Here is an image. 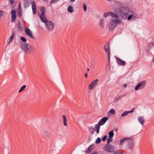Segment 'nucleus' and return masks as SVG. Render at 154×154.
<instances>
[{
	"label": "nucleus",
	"instance_id": "obj_1",
	"mask_svg": "<svg viewBox=\"0 0 154 154\" xmlns=\"http://www.w3.org/2000/svg\"><path fill=\"white\" fill-rule=\"evenodd\" d=\"M130 9L127 6H122L117 9L116 11L119 16L122 17H127Z\"/></svg>",
	"mask_w": 154,
	"mask_h": 154
},
{
	"label": "nucleus",
	"instance_id": "obj_2",
	"mask_svg": "<svg viewBox=\"0 0 154 154\" xmlns=\"http://www.w3.org/2000/svg\"><path fill=\"white\" fill-rule=\"evenodd\" d=\"M20 48L25 52L27 53H30L32 48V46L29 43H25L20 42Z\"/></svg>",
	"mask_w": 154,
	"mask_h": 154
},
{
	"label": "nucleus",
	"instance_id": "obj_3",
	"mask_svg": "<svg viewBox=\"0 0 154 154\" xmlns=\"http://www.w3.org/2000/svg\"><path fill=\"white\" fill-rule=\"evenodd\" d=\"M122 21L119 19H116L114 20H110L109 23V31H112L117 26L118 24H120Z\"/></svg>",
	"mask_w": 154,
	"mask_h": 154
},
{
	"label": "nucleus",
	"instance_id": "obj_4",
	"mask_svg": "<svg viewBox=\"0 0 154 154\" xmlns=\"http://www.w3.org/2000/svg\"><path fill=\"white\" fill-rule=\"evenodd\" d=\"M103 149L107 152H112L114 151V148L113 146L111 145L110 144H106L103 147Z\"/></svg>",
	"mask_w": 154,
	"mask_h": 154
},
{
	"label": "nucleus",
	"instance_id": "obj_5",
	"mask_svg": "<svg viewBox=\"0 0 154 154\" xmlns=\"http://www.w3.org/2000/svg\"><path fill=\"white\" fill-rule=\"evenodd\" d=\"M146 81H143L139 83L135 87V90H138L140 88V89L143 88L146 85Z\"/></svg>",
	"mask_w": 154,
	"mask_h": 154
},
{
	"label": "nucleus",
	"instance_id": "obj_6",
	"mask_svg": "<svg viewBox=\"0 0 154 154\" xmlns=\"http://www.w3.org/2000/svg\"><path fill=\"white\" fill-rule=\"evenodd\" d=\"M128 14V16H127V20H129L133 18L135 19L136 17V14L135 12L132 10H130Z\"/></svg>",
	"mask_w": 154,
	"mask_h": 154
},
{
	"label": "nucleus",
	"instance_id": "obj_7",
	"mask_svg": "<svg viewBox=\"0 0 154 154\" xmlns=\"http://www.w3.org/2000/svg\"><path fill=\"white\" fill-rule=\"evenodd\" d=\"M47 28L49 30H52L54 27V24L51 21L48 20L45 23Z\"/></svg>",
	"mask_w": 154,
	"mask_h": 154
},
{
	"label": "nucleus",
	"instance_id": "obj_8",
	"mask_svg": "<svg viewBox=\"0 0 154 154\" xmlns=\"http://www.w3.org/2000/svg\"><path fill=\"white\" fill-rule=\"evenodd\" d=\"M104 49L105 50V52L107 53L108 55V61L110 63V51L109 48V44L107 43L105 44L104 46Z\"/></svg>",
	"mask_w": 154,
	"mask_h": 154
},
{
	"label": "nucleus",
	"instance_id": "obj_9",
	"mask_svg": "<svg viewBox=\"0 0 154 154\" xmlns=\"http://www.w3.org/2000/svg\"><path fill=\"white\" fill-rule=\"evenodd\" d=\"M98 81V79H96L92 82L89 85V88L90 90L93 89L95 85H97Z\"/></svg>",
	"mask_w": 154,
	"mask_h": 154
},
{
	"label": "nucleus",
	"instance_id": "obj_10",
	"mask_svg": "<svg viewBox=\"0 0 154 154\" xmlns=\"http://www.w3.org/2000/svg\"><path fill=\"white\" fill-rule=\"evenodd\" d=\"M128 145L130 149H132L134 146L133 138L128 137L127 140Z\"/></svg>",
	"mask_w": 154,
	"mask_h": 154
},
{
	"label": "nucleus",
	"instance_id": "obj_11",
	"mask_svg": "<svg viewBox=\"0 0 154 154\" xmlns=\"http://www.w3.org/2000/svg\"><path fill=\"white\" fill-rule=\"evenodd\" d=\"M25 31L26 35L29 36L31 38H34V37L31 33L30 30L27 27H25Z\"/></svg>",
	"mask_w": 154,
	"mask_h": 154
},
{
	"label": "nucleus",
	"instance_id": "obj_12",
	"mask_svg": "<svg viewBox=\"0 0 154 154\" xmlns=\"http://www.w3.org/2000/svg\"><path fill=\"white\" fill-rule=\"evenodd\" d=\"M117 63L120 66H125L126 64V62L125 61L122 60L120 58L115 57Z\"/></svg>",
	"mask_w": 154,
	"mask_h": 154
},
{
	"label": "nucleus",
	"instance_id": "obj_13",
	"mask_svg": "<svg viewBox=\"0 0 154 154\" xmlns=\"http://www.w3.org/2000/svg\"><path fill=\"white\" fill-rule=\"evenodd\" d=\"M108 119L107 117H105L101 119L98 122V124L100 126L104 125Z\"/></svg>",
	"mask_w": 154,
	"mask_h": 154
},
{
	"label": "nucleus",
	"instance_id": "obj_14",
	"mask_svg": "<svg viewBox=\"0 0 154 154\" xmlns=\"http://www.w3.org/2000/svg\"><path fill=\"white\" fill-rule=\"evenodd\" d=\"M16 12L15 10H13L11 12V22H13L15 20L16 16Z\"/></svg>",
	"mask_w": 154,
	"mask_h": 154
},
{
	"label": "nucleus",
	"instance_id": "obj_15",
	"mask_svg": "<svg viewBox=\"0 0 154 154\" xmlns=\"http://www.w3.org/2000/svg\"><path fill=\"white\" fill-rule=\"evenodd\" d=\"M32 9L33 14H35L36 13V6L35 2L34 1L32 2Z\"/></svg>",
	"mask_w": 154,
	"mask_h": 154
},
{
	"label": "nucleus",
	"instance_id": "obj_16",
	"mask_svg": "<svg viewBox=\"0 0 154 154\" xmlns=\"http://www.w3.org/2000/svg\"><path fill=\"white\" fill-rule=\"evenodd\" d=\"M126 95V94H122L120 96H119L118 97H116L115 99L114 102L115 103H116L118 102V101L120 100L122 98L124 97Z\"/></svg>",
	"mask_w": 154,
	"mask_h": 154
},
{
	"label": "nucleus",
	"instance_id": "obj_17",
	"mask_svg": "<svg viewBox=\"0 0 154 154\" xmlns=\"http://www.w3.org/2000/svg\"><path fill=\"white\" fill-rule=\"evenodd\" d=\"M40 17L42 22L45 24L48 21L45 15H40Z\"/></svg>",
	"mask_w": 154,
	"mask_h": 154
},
{
	"label": "nucleus",
	"instance_id": "obj_18",
	"mask_svg": "<svg viewBox=\"0 0 154 154\" xmlns=\"http://www.w3.org/2000/svg\"><path fill=\"white\" fill-rule=\"evenodd\" d=\"M15 35V32H12L11 35L10 37L8 39V40L7 41L8 43H11L13 40L14 38Z\"/></svg>",
	"mask_w": 154,
	"mask_h": 154
},
{
	"label": "nucleus",
	"instance_id": "obj_19",
	"mask_svg": "<svg viewBox=\"0 0 154 154\" xmlns=\"http://www.w3.org/2000/svg\"><path fill=\"white\" fill-rule=\"evenodd\" d=\"M138 120L139 122L142 125H143L144 123V121L143 119V118L142 116L139 117L138 118Z\"/></svg>",
	"mask_w": 154,
	"mask_h": 154
},
{
	"label": "nucleus",
	"instance_id": "obj_20",
	"mask_svg": "<svg viewBox=\"0 0 154 154\" xmlns=\"http://www.w3.org/2000/svg\"><path fill=\"white\" fill-rule=\"evenodd\" d=\"M94 145L93 144L90 145L88 148L87 152L88 153L91 152L94 148Z\"/></svg>",
	"mask_w": 154,
	"mask_h": 154
},
{
	"label": "nucleus",
	"instance_id": "obj_21",
	"mask_svg": "<svg viewBox=\"0 0 154 154\" xmlns=\"http://www.w3.org/2000/svg\"><path fill=\"white\" fill-rule=\"evenodd\" d=\"M99 25L100 26L101 28L102 29H103L104 27V20L103 18H101L100 21Z\"/></svg>",
	"mask_w": 154,
	"mask_h": 154
},
{
	"label": "nucleus",
	"instance_id": "obj_22",
	"mask_svg": "<svg viewBox=\"0 0 154 154\" xmlns=\"http://www.w3.org/2000/svg\"><path fill=\"white\" fill-rule=\"evenodd\" d=\"M63 122L64 123L63 125L67 126V119L66 116L64 115H63Z\"/></svg>",
	"mask_w": 154,
	"mask_h": 154
},
{
	"label": "nucleus",
	"instance_id": "obj_23",
	"mask_svg": "<svg viewBox=\"0 0 154 154\" xmlns=\"http://www.w3.org/2000/svg\"><path fill=\"white\" fill-rule=\"evenodd\" d=\"M110 15L113 17L115 18L116 19H119L118 15L112 12L111 11Z\"/></svg>",
	"mask_w": 154,
	"mask_h": 154
},
{
	"label": "nucleus",
	"instance_id": "obj_24",
	"mask_svg": "<svg viewBox=\"0 0 154 154\" xmlns=\"http://www.w3.org/2000/svg\"><path fill=\"white\" fill-rule=\"evenodd\" d=\"M128 139V137H125L123 138V139L121 140H120V145H122L123 143H124L125 141V140H127Z\"/></svg>",
	"mask_w": 154,
	"mask_h": 154
},
{
	"label": "nucleus",
	"instance_id": "obj_25",
	"mask_svg": "<svg viewBox=\"0 0 154 154\" xmlns=\"http://www.w3.org/2000/svg\"><path fill=\"white\" fill-rule=\"evenodd\" d=\"M109 134V137L112 138L114 135V134L113 133V131L112 130L111 131H110L108 133Z\"/></svg>",
	"mask_w": 154,
	"mask_h": 154
},
{
	"label": "nucleus",
	"instance_id": "obj_26",
	"mask_svg": "<svg viewBox=\"0 0 154 154\" xmlns=\"http://www.w3.org/2000/svg\"><path fill=\"white\" fill-rule=\"evenodd\" d=\"M68 11L69 13H72L73 11L72 7L71 5L69 6L68 8Z\"/></svg>",
	"mask_w": 154,
	"mask_h": 154
},
{
	"label": "nucleus",
	"instance_id": "obj_27",
	"mask_svg": "<svg viewBox=\"0 0 154 154\" xmlns=\"http://www.w3.org/2000/svg\"><path fill=\"white\" fill-rule=\"evenodd\" d=\"M42 14L40 15H45V8L44 7H42L40 8Z\"/></svg>",
	"mask_w": 154,
	"mask_h": 154
},
{
	"label": "nucleus",
	"instance_id": "obj_28",
	"mask_svg": "<svg viewBox=\"0 0 154 154\" xmlns=\"http://www.w3.org/2000/svg\"><path fill=\"white\" fill-rule=\"evenodd\" d=\"M17 15L19 17H21L22 16V11L21 9H18Z\"/></svg>",
	"mask_w": 154,
	"mask_h": 154
},
{
	"label": "nucleus",
	"instance_id": "obj_29",
	"mask_svg": "<svg viewBox=\"0 0 154 154\" xmlns=\"http://www.w3.org/2000/svg\"><path fill=\"white\" fill-rule=\"evenodd\" d=\"M26 86L25 85H24L22 86L19 91V93H20L22 91L24 90L25 89V88H26Z\"/></svg>",
	"mask_w": 154,
	"mask_h": 154
},
{
	"label": "nucleus",
	"instance_id": "obj_30",
	"mask_svg": "<svg viewBox=\"0 0 154 154\" xmlns=\"http://www.w3.org/2000/svg\"><path fill=\"white\" fill-rule=\"evenodd\" d=\"M111 11H109L107 12H105L104 13L103 17H105L110 15Z\"/></svg>",
	"mask_w": 154,
	"mask_h": 154
},
{
	"label": "nucleus",
	"instance_id": "obj_31",
	"mask_svg": "<svg viewBox=\"0 0 154 154\" xmlns=\"http://www.w3.org/2000/svg\"><path fill=\"white\" fill-rule=\"evenodd\" d=\"M128 113H129L128 111H125L122 113L121 115V116L122 117L124 116L127 115Z\"/></svg>",
	"mask_w": 154,
	"mask_h": 154
},
{
	"label": "nucleus",
	"instance_id": "obj_32",
	"mask_svg": "<svg viewBox=\"0 0 154 154\" xmlns=\"http://www.w3.org/2000/svg\"><path fill=\"white\" fill-rule=\"evenodd\" d=\"M112 140V137H109V138L107 140V143L108 144H109V143L111 142Z\"/></svg>",
	"mask_w": 154,
	"mask_h": 154
},
{
	"label": "nucleus",
	"instance_id": "obj_33",
	"mask_svg": "<svg viewBox=\"0 0 154 154\" xmlns=\"http://www.w3.org/2000/svg\"><path fill=\"white\" fill-rule=\"evenodd\" d=\"M109 112H110V113H111L112 114H115L116 113V111H115L113 109H111Z\"/></svg>",
	"mask_w": 154,
	"mask_h": 154
},
{
	"label": "nucleus",
	"instance_id": "obj_34",
	"mask_svg": "<svg viewBox=\"0 0 154 154\" xmlns=\"http://www.w3.org/2000/svg\"><path fill=\"white\" fill-rule=\"evenodd\" d=\"M20 40L23 42H26V38L22 36L20 38Z\"/></svg>",
	"mask_w": 154,
	"mask_h": 154
},
{
	"label": "nucleus",
	"instance_id": "obj_35",
	"mask_svg": "<svg viewBox=\"0 0 154 154\" xmlns=\"http://www.w3.org/2000/svg\"><path fill=\"white\" fill-rule=\"evenodd\" d=\"M101 141V139L100 137H98L96 140L95 143L97 144H98Z\"/></svg>",
	"mask_w": 154,
	"mask_h": 154
},
{
	"label": "nucleus",
	"instance_id": "obj_36",
	"mask_svg": "<svg viewBox=\"0 0 154 154\" xmlns=\"http://www.w3.org/2000/svg\"><path fill=\"white\" fill-rule=\"evenodd\" d=\"M114 154H123V152H120L118 150H116L113 152Z\"/></svg>",
	"mask_w": 154,
	"mask_h": 154
},
{
	"label": "nucleus",
	"instance_id": "obj_37",
	"mask_svg": "<svg viewBox=\"0 0 154 154\" xmlns=\"http://www.w3.org/2000/svg\"><path fill=\"white\" fill-rule=\"evenodd\" d=\"M154 45V42H152V43H149V44L148 47L149 48H151L153 47V46Z\"/></svg>",
	"mask_w": 154,
	"mask_h": 154
},
{
	"label": "nucleus",
	"instance_id": "obj_38",
	"mask_svg": "<svg viewBox=\"0 0 154 154\" xmlns=\"http://www.w3.org/2000/svg\"><path fill=\"white\" fill-rule=\"evenodd\" d=\"M60 0H52L50 2V4H54V3H56L58 1H59Z\"/></svg>",
	"mask_w": 154,
	"mask_h": 154
},
{
	"label": "nucleus",
	"instance_id": "obj_39",
	"mask_svg": "<svg viewBox=\"0 0 154 154\" xmlns=\"http://www.w3.org/2000/svg\"><path fill=\"white\" fill-rule=\"evenodd\" d=\"M44 135L45 136H48L49 135L48 131H45L44 132Z\"/></svg>",
	"mask_w": 154,
	"mask_h": 154
},
{
	"label": "nucleus",
	"instance_id": "obj_40",
	"mask_svg": "<svg viewBox=\"0 0 154 154\" xmlns=\"http://www.w3.org/2000/svg\"><path fill=\"white\" fill-rule=\"evenodd\" d=\"M100 125L98 124H97L95 126V128L96 129L95 130H97V129H100Z\"/></svg>",
	"mask_w": 154,
	"mask_h": 154
},
{
	"label": "nucleus",
	"instance_id": "obj_41",
	"mask_svg": "<svg viewBox=\"0 0 154 154\" xmlns=\"http://www.w3.org/2000/svg\"><path fill=\"white\" fill-rule=\"evenodd\" d=\"M107 135H105V136H104L102 138V140L103 141H105L106 139H107Z\"/></svg>",
	"mask_w": 154,
	"mask_h": 154
},
{
	"label": "nucleus",
	"instance_id": "obj_42",
	"mask_svg": "<svg viewBox=\"0 0 154 154\" xmlns=\"http://www.w3.org/2000/svg\"><path fill=\"white\" fill-rule=\"evenodd\" d=\"M21 23L20 22V21L19 20H18L17 23L16 25V26L17 27L18 26H21Z\"/></svg>",
	"mask_w": 154,
	"mask_h": 154
},
{
	"label": "nucleus",
	"instance_id": "obj_43",
	"mask_svg": "<svg viewBox=\"0 0 154 154\" xmlns=\"http://www.w3.org/2000/svg\"><path fill=\"white\" fill-rule=\"evenodd\" d=\"M83 7L84 11H86L87 9V6L85 5L84 4Z\"/></svg>",
	"mask_w": 154,
	"mask_h": 154
},
{
	"label": "nucleus",
	"instance_id": "obj_44",
	"mask_svg": "<svg viewBox=\"0 0 154 154\" xmlns=\"http://www.w3.org/2000/svg\"><path fill=\"white\" fill-rule=\"evenodd\" d=\"M17 28L18 30L19 31H20L22 30V27L21 26H18L17 27Z\"/></svg>",
	"mask_w": 154,
	"mask_h": 154
},
{
	"label": "nucleus",
	"instance_id": "obj_45",
	"mask_svg": "<svg viewBox=\"0 0 154 154\" xmlns=\"http://www.w3.org/2000/svg\"><path fill=\"white\" fill-rule=\"evenodd\" d=\"M3 12L2 10H0V17H1L3 14Z\"/></svg>",
	"mask_w": 154,
	"mask_h": 154
},
{
	"label": "nucleus",
	"instance_id": "obj_46",
	"mask_svg": "<svg viewBox=\"0 0 154 154\" xmlns=\"http://www.w3.org/2000/svg\"><path fill=\"white\" fill-rule=\"evenodd\" d=\"M134 108H133L130 111H128L129 113H131L134 110Z\"/></svg>",
	"mask_w": 154,
	"mask_h": 154
},
{
	"label": "nucleus",
	"instance_id": "obj_47",
	"mask_svg": "<svg viewBox=\"0 0 154 154\" xmlns=\"http://www.w3.org/2000/svg\"><path fill=\"white\" fill-rule=\"evenodd\" d=\"M9 2L11 3V4H13L14 2V0H8Z\"/></svg>",
	"mask_w": 154,
	"mask_h": 154
},
{
	"label": "nucleus",
	"instance_id": "obj_48",
	"mask_svg": "<svg viewBox=\"0 0 154 154\" xmlns=\"http://www.w3.org/2000/svg\"><path fill=\"white\" fill-rule=\"evenodd\" d=\"M18 9H21V5H20V3H19Z\"/></svg>",
	"mask_w": 154,
	"mask_h": 154
},
{
	"label": "nucleus",
	"instance_id": "obj_49",
	"mask_svg": "<svg viewBox=\"0 0 154 154\" xmlns=\"http://www.w3.org/2000/svg\"><path fill=\"white\" fill-rule=\"evenodd\" d=\"M91 154H99V153L98 152H92Z\"/></svg>",
	"mask_w": 154,
	"mask_h": 154
},
{
	"label": "nucleus",
	"instance_id": "obj_50",
	"mask_svg": "<svg viewBox=\"0 0 154 154\" xmlns=\"http://www.w3.org/2000/svg\"><path fill=\"white\" fill-rule=\"evenodd\" d=\"M96 130V131L97 132V134H98L99 133V129H97V130Z\"/></svg>",
	"mask_w": 154,
	"mask_h": 154
},
{
	"label": "nucleus",
	"instance_id": "obj_51",
	"mask_svg": "<svg viewBox=\"0 0 154 154\" xmlns=\"http://www.w3.org/2000/svg\"><path fill=\"white\" fill-rule=\"evenodd\" d=\"M85 77H88V74L87 73H86L85 74Z\"/></svg>",
	"mask_w": 154,
	"mask_h": 154
},
{
	"label": "nucleus",
	"instance_id": "obj_52",
	"mask_svg": "<svg viewBox=\"0 0 154 154\" xmlns=\"http://www.w3.org/2000/svg\"><path fill=\"white\" fill-rule=\"evenodd\" d=\"M28 4L29 3L27 2L25 4V6H28Z\"/></svg>",
	"mask_w": 154,
	"mask_h": 154
},
{
	"label": "nucleus",
	"instance_id": "obj_53",
	"mask_svg": "<svg viewBox=\"0 0 154 154\" xmlns=\"http://www.w3.org/2000/svg\"><path fill=\"white\" fill-rule=\"evenodd\" d=\"M115 131H116V132H117V131H118V129L117 128H116V129H115Z\"/></svg>",
	"mask_w": 154,
	"mask_h": 154
},
{
	"label": "nucleus",
	"instance_id": "obj_54",
	"mask_svg": "<svg viewBox=\"0 0 154 154\" xmlns=\"http://www.w3.org/2000/svg\"><path fill=\"white\" fill-rule=\"evenodd\" d=\"M72 2H75V0H70Z\"/></svg>",
	"mask_w": 154,
	"mask_h": 154
},
{
	"label": "nucleus",
	"instance_id": "obj_55",
	"mask_svg": "<svg viewBox=\"0 0 154 154\" xmlns=\"http://www.w3.org/2000/svg\"><path fill=\"white\" fill-rule=\"evenodd\" d=\"M127 86V84H125L124 85V86L125 87H126Z\"/></svg>",
	"mask_w": 154,
	"mask_h": 154
},
{
	"label": "nucleus",
	"instance_id": "obj_56",
	"mask_svg": "<svg viewBox=\"0 0 154 154\" xmlns=\"http://www.w3.org/2000/svg\"><path fill=\"white\" fill-rule=\"evenodd\" d=\"M90 128L93 129H94V128L92 126L90 127Z\"/></svg>",
	"mask_w": 154,
	"mask_h": 154
},
{
	"label": "nucleus",
	"instance_id": "obj_57",
	"mask_svg": "<svg viewBox=\"0 0 154 154\" xmlns=\"http://www.w3.org/2000/svg\"><path fill=\"white\" fill-rule=\"evenodd\" d=\"M87 70L88 71H89L90 69L89 68H88Z\"/></svg>",
	"mask_w": 154,
	"mask_h": 154
},
{
	"label": "nucleus",
	"instance_id": "obj_58",
	"mask_svg": "<svg viewBox=\"0 0 154 154\" xmlns=\"http://www.w3.org/2000/svg\"><path fill=\"white\" fill-rule=\"evenodd\" d=\"M107 1H112V0H106Z\"/></svg>",
	"mask_w": 154,
	"mask_h": 154
}]
</instances>
